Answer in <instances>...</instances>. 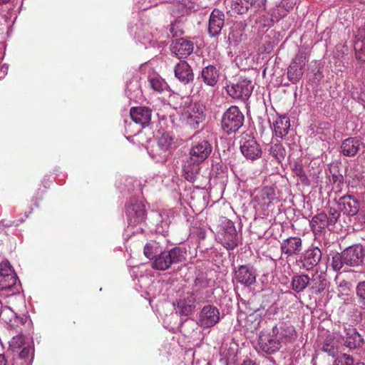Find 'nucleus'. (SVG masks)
<instances>
[{
    "mask_svg": "<svg viewBox=\"0 0 365 365\" xmlns=\"http://www.w3.org/2000/svg\"><path fill=\"white\" fill-rule=\"evenodd\" d=\"M322 257V250L318 247L312 246L301 254L296 260V264L299 269L309 272L319 264Z\"/></svg>",
    "mask_w": 365,
    "mask_h": 365,
    "instance_id": "10",
    "label": "nucleus"
},
{
    "mask_svg": "<svg viewBox=\"0 0 365 365\" xmlns=\"http://www.w3.org/2000/svg\"><path fill=\"white\" fill-rule=\"evenodd\" d=\"M339 205L344 213L350 216L357 215L361 210L359 198L354 195L349 193L339 198Z\"/></svg>",
    "mask_w": 365,
    "mask_h": 365,
    "instance_id": "21",
    "label": "nucleus"
},
{
    "mask_svg": "<svg viewBox=\"0 0 365 365\" xmlns=\"http://www.w3.org/2000/svg\"><path fill=\"white\" fill-rule=\"evenodd\" d=\"M266 0H225L227 13L230 16L242 15L249 9L254 12L264 10Z\"/></svg>",
    "mask_w": 365,
    "mask_h": 365,
    "instance_id": "4",
    "label": "nucleus"
},
{
    "mask_svg": "<svg viewBox=\"0 0 365 365\" xmlns=\"http://www.w3.org/2000/svg\"><path fill=\"white\" fill-rule=\"evenodd\" d=\"M211 280L207 278V274L205 272H199L193 282L192 287L190 289L195 291L198 295H205V292L202 289L210 286Z\"/></svg>",
    "mask_w": 365,
    "mask_h": 365,
    "instance_id": "38",
    "label": "nucleus"
},
{
    "mask_svg": "<svg viewBox=\"0 0 365 365\" xmlns=\"http://www.w3.org/2000/svg\"><path fill=\"white\" fill-rule=\"evenodd\" d=\"M200 77L207 86L213 87L219 81L220 71L215 66L208 65L202 68Z\"/></svg>",
    "mask_w": 365,
    "mask_h": 365,
    "instance_id": "29",
    "label": "nucleus"
},
{
    "mask_svg": "<svg viewBox=\"0 0 365 365\" xmlns=\"http://www.w3.org/2000/svg\"><path fill=\"white\" fill-rule=\"evenodd\" d=\"M150 87L155 91L161 93L165 91L167 87V83L160 77L154 76L149 79Z\"/></svg>",
    "mask_w": 365,
    "mask_h": 365,
    "instance_id": "48",
    "label": "nucleus"
},
{
    "mask_svg": "<svg viewBox=\"0 0 365 365\" xmlns=\"http://www.w3.org/2000/svg\"><path fill=\"white\" fill-rule=\"evenodd\" d=\"M245 117L237 106H232L223 113L221 128L227 135L236 133L244 123Z\"/></svg>",
    "mask_w": 365,
    "mask_h": 365,
    "instance_id": "8",
    "label": "nucleus"
},
{
    "mask_svg": "<svg viewBox=\"0 0 365 365\" xmlns=\"http://www.w3.org/2000/svg\"><path fill=\"white\" fill-rule=\"evenodd\" d=\"M356 294L361 307L365 308V281L359 282L356 284Z\"/></svg>",
    "mask_w": 365,
    "mask_h": 365,
    "instance_id": "50",
    "label": "nucleus"
},
{
    "mask_svg": "<svg viewBox=\"0 0 365 365\" xmlns=\"http://www.w3.org/2000/svg\"><path fill=\"white\" fill-rule=\"evenodd\" d=\"M296 4V0H282L279 5L273 11L272 20L277 21L281 18L284 17L294 8Z\"/></svg>",
    "mask_w": 365,
    "mask_h": 365,
    "instance_id": "37",
    "label": "nucleus"
},
{
    "mask_svg": "<svg viewBox=\"0 0 365 365\" xmlns=\"http://www.w3.org/2000/svg\"><path fill=\"white\" fill-rule=\"evenodd\" d=\"M0 290L6 292V295H14L19 292L20 284H18L16 274L9 276L0 275Z\"/></svg>",
    "mask_w": 365,
    "mask_h": 365,
    "instance_id": "26",
    "label": "nucleus"
},
{
    "mask_svg": "<svg viewBox=\"0 0 365 365\" xmlns=\"http://www.w3.org/2000/svg\"><path fill=\"white\" fill-rule=\"evenodd\" d=\"M173 139L169 133H163L153 140L147 148L149 155L157 163H164L173 152Z\"/></svg>",
    "mask_w": 365,
    "mask_h": 365,
    "instance_id": "3",
    "label": "nucleus"
},
{
    "mask_svg": "<svg viewBox=\"0 0 365 365\" xmlns=\"http://www.w3.org/2000/svg\"><path fill=\"white\" fill-rule=\"evenodd\" d=\"M194 43L185 38L174 39L170 43L171 53L180 59L186 58L194 51Z\"/></svg>",
    "mask_w": 365,
    "mask_h": 365,
    "instance_id": "17",
    "label": "nucleus"
},
{
    "mask_svg": "<svg viewBox=\"0 0 365 365\" xmlns=\"http://www.w3.org/2000/svg\"><path fill=\"white\" fill-rule=\"evenodd\" d=\"M269 155L278 163H282L286 157V150L277 140H272L269 145Z\"/></svg>",
    "mask_w": 365,
    "mask_h": 365,
    "instance_id": "36",
    "label": "nucleus"
},
{
    "mask_svg": "<svg viewBox=\"0 0 365 365\" xmlns=\"http://www.w3.org/2000/svg\"><path fill=\"white\" fill-rule=\"evenodd\" d=\"M212 150L211 143L205 140L194 141L189 152V158L183 166L185 178L190 182H195L200 170V164L205 161Z\"/></svg>",
    "mask_w": 365,
    "mask_h": 365,
    "instance_id": "1",
    "label": "nucleus"
},
{
    "mask_svg": "<svg viewBox=\"0 0 365 365\" xmlns=\"http://www.w3.org/2000/svg\"><path fill=\"white\" fill-rule=\"evenodd\" d=\"M354 44L355 58L361 63H365V29H359L356 35Z\"/></svg>",
    "mask_w": 365,
    "mask_h": 365,
    "instance_id": "32",
    "label": "nucleus"
},
{
    "mask_svg": "<svg viewBox=\"0 0 365 365\" xmlns=\"http://www.w3.org/2000/svg\"><path fill=\"white\" fill-rule=\"evenodd\" d=\"M182 120L191 128H197L204 120V109L197 103L189 106L182 114Z\"/></svg>",
    "mask_w": 365,
    "mask_h": 365,
    "instance_id": "16",
    "label": "nucleus"
},
{
    "mask_svg": "<svg viewBox=\"0 0 365 365\" xmlns=\"http://www.w3.org/2000/svg\"><path fill=\"white\" fill-rule=\"evenodd\" d=\"M345 265L349 267H359L362 264L365 256L364 247L360 244L353 245L342 251Z\"/></svg>",
    "mask_w": 365,
    "mask_h": 365,
    "instance_id": "14",
    "label": "nucleus"
},
{
    "mask_svg": "<svg viewBox=\"0 0 365 365\" xmlns=\"http://www.w3.org/2000/svg\"><path fill=\"white\" fill-rule=\"evenodd\" d=\"M135 6L140 10H147L158 4L163 3L165 0H133Z\"/></svg>",
    "mask_w": 365,
    "mask_h": 365,
    "instance_id": "49",
    "label": "nucleus"
},
{
    "mask_svg": "<svg viewBox=\"0 0 365 365\" xmlns=\"http://www.w3.org/2000/svg\"><path fill=\"white\" fill-rule=\"evenodd\" d=\"M163 2H172L173 4H177L178 10H180L182 13L181 16H177V19H175L170 25V32L173 33L175 27H178L177 25L178 23L182 21L184 15L189 11L192 10L194 8V5L190 0H165Z\"/></svg>",
    "mask_w": 365,
    "mask_h": 365,
    "instance_id": "31",
    "label": "nucleus"
},
{
    "mask_svg": "<svg viewBox=\"0 0 365 365\" xmlns=\"http://www.w3.org/2000/svg\"><path fill=\"white\" fill-rule=\"evenodd\" d=\"M125 93L130 100H137L142 96L141 86L138 76H133L127 80Z\"/></svg>",
    "mask_w": 365,
    "mask_h": 365,
    "instance_id": "30",
    "label": "nucleus"
},
{
    "mask_svg": "<svg viewBox=\"0 0 365 365\" xmlns=\"http://www.w3.org/2000/svg\"><path fill=\"white\" fill-rule=\"evenodd\" d=\"M258 344L262 351L269 354L275 353L282 346L272 331L271 332L261 331Z\"/></svg>",
    "mask_w": 365,
    "mask_h": 365,
    "instance_id": "18",
    "label": "nucleus"
},
{
    "mask_svg": "<svg viewBox=\"0 0 365 365\" xmlns=\"http://www.w3.org/2000/svg\"><path fill=\"white\" fill-rule=\"evenodd\" d=\"M0 365H6L5 356L3 354H0Z\"/></svg>",
    "mask_w": 365,
    "mask_h": 365,
    "instance_id": "56",
    "label": "nucleus"
},
{
    "mask_svg": "<svg viewBox=\"0 0 365 365\" xmlns=\"http://www.w3.org/2000/svg\"><path fill=\"white\" fill-rule=\"evenodd\" d=\"M126 215L128 227H134L141 225L146 216L145 205L138 200H132L126 205Z\"/></svg>",
    "mask_w": 365,
    "mask_h": 365,
    "instance_id": "12",
    "label": "nucleus"
},
{
    "mask_svg": "<svg viewBox=\"0 0 365 365\" xmlns=\"http://www.w3.org/2000/svg\"><path fill=\"white\" fill-rule=\"evenodd\" d=\"M253 88L252 82L246 78H240L226 86L227 93L232 98L242 101H247L250 97Z\"/></svg>",
    "mask_w": 365,
    "mask_h": 365,
    "instance_id": "9",
    "label": "nucleus"
},
{
    "mask_svg": "<svg viewBox=\"0 0 365 365\" xmlns=\"http://www.w3.org/2000/svg\"><path fill=\"white\" fill-rule=\"evenodd\" d=\"M363 342V338L354 328H349L346 329L344 345L346 347L350 349H354L361 346Z\"/></svg>",
    "mask_w": 365,
    "mask_h": 365,
    "instance_id": "35",
    "label": "nucleus"
},
{
    "mask_svg": "<svg viewBox=\"0 0 365 365\" xmlns=\"http://www.w3.org/2000/svg\"><path fill=\"white\" fill-rule=\"evenodd\" d=\"M161 252V248L158 242L150 241L144 247V255L148 259H154Z\"/></svg>",
    "mask_w": 365,
    "mask_h": 365,
    "instance_id": "43",
    "label": "nucleus"
},
{
    "mask_svg": "<svg viewBox=\"0 0 365 365\" xmlns=\"http://www.w3.org/2000/svg\"><path fill=\"white\" fill-rule=\"evenodd\" d=\"M0 319L11 327H14L18 317L10 307H3L1 312Z\"/></svg>",
    "mask_w": 365,
    "mask_h": 365,
    "instance_id": "44",
    "label": "nucleus"
},
{
    "mask_svg": "<svg viewBox=\"0 0 365 365\" xmlns=\"http://www.w3.org/2000/svg\"><path fill=\"white\" fill-rule=\"evenodd\" d=\"M173 72L176 79L184 85L190 84L194 81L192 68L185 60L178 62L174 66Z\"/></svg>",
    "mask_w": 365,
    "mask_h": 365,
    "instance_id": "20",
    "label": "nucleus"
},
{
    "mask_svg": "<svg viewBox=\"0 0 365 365\" xmlns=\"http://www.w3.org/2000/svg\"><path fill=\"white\" fill-rule=\"evenodd\" d=\"M9 276L11 274H16L13 269L11 268L9 262H2L0 263V275Z\"/></svg>",
    "mask_w": 365,
    "mask_h": 365,
    "instance_id": "51",
    "label": "nucleus"
},
{
    "mask_svg": "<svg viewBox=\"0 0 365 365\" xmlns=\"http://www.w3.org/2000/svg\"><path fill=\"white\" fill-rule=\"evenodd\" d=\"M136 38L145 48L155 46L156 43L155 41L153 39V36L149 32L144 33L140 31L136 33Z\"/></svg>",
    "mask_w": 365,
    "mask_h": 365,
    "instance_id": "47",
    "label": "nucleus"
},
{
    "mask_svg": "<svg viewBox=\"0 0 365 365\" xmlns=\"http://www.w3.org/2000/svg\"><path fill=\"white\" fill-rule=\"evenodd\" d=\"M327 216L329 223L334 226L340 216V212L336 209L330 207Z\"/></svg>",
    "mask_w": 365,
    "mask_h": 365,
    "instance_id": "53",
    "label": "nucleus"
},
{
    "mask_svg": "<svg viewBox=\"0 0 365 365\" xmlns=\"http://www.w3.org/2000/svg\"><path fill=\"white\" fill-rule=\"evenodd\" d=\"M138 231L143 232V227H140L138 229H137L136 232H138ZM133 232H135V231H133Z\"/></svg>",
    "mask_w": 365,
    "mask_h": 365,
    "instance_id": "61",
    "label": "nucleus"
},
{
    "mask_svg": "<svg viewBox=\"0 0 365 365\" xmlns=\"http://www.w3.org/2000/svg\"><path fill=\"white\" fill-rule=\"evenodd\" d=\"M246 24L243 22L235 23L229 34L228 39L235 43H238L242 40L243 31Z\"/></svg>",
    "mask_w": 365,
    "mask_h": 365,
    "instance_id": "41",
    "label": "nucleus"
},
{
    "mask_svg": "<svg viewBox=\"0 0 365 365\" xmlns=\"http://www.w3.org/2000/svg\"><path fill=\"white\" fill-rule=\"evenodd\" d=\"M212 294V291L206 290L205 296L198 295L195 291L188 289L180 295L177 301L176 313L185 317L190 315L194 312L197 302L208 301Z\"/></svg>",
    "mask_w": 365,
    "mask_h": 365,
    "instance_id": "2",
    "label": "nucleus"
},
{
    "mask_svg": "<svg viewBox=\"0 0 365 365\" xmlns=\"http://www.w3.org/2000/svg\"><path fill=\"white\" fill-rule=\"evenodd\" d=\"M152 111L147 107H133L130 110L131 119L137 124L145 127L151 120Z\"/></svg>",
    "mask_w": 365,
    "mask_h": 365,
    "instance_id": "25",
    "label": "nucleus"
},
{
    "mask_svg": "<svg viewBox=\"0 0 365 365\" xmlns=\"http://www.w3.org/2000/svg\"><path fill=\"white\" fill-rule=\"evenodd\" d=\"M10 0H0V4H6Z\"/></svg>",
    "mask_w": 365,
    "mask_h": 365,
    "instance_id": "59",
    "label": "nucleus"
},
{
    "mask_svg": "<svg viewBox=\"0 0 365 365\" xmlns=\"http://www.w3.org/2000/svg\"><path fill=\"white\" fill-rule=\"evenodd\" d=\"M329 265L335 272L340 271L343 268L345 262L342 252L341 253L335 252L331 255Z\"/></svg>",
    "mask_w": 365,
    "mask_h": 365,
    "instance_id": "46",
    "label": "nucleus"
},
{
    "mask_svg": "<svg viewBox=\"0 0 365 365\" xmlns=\"http://www.w3.org/2000/svg\"><path fill=\"white\" fill-rule=\"evenodd\" d=\"M240 151L243 156L250 160H255L261 157L262 149L254 137L244 134L240 140Z\"/></svg>",
    "mask_w": 365,
    "mask_h": 365,
    "instance_id": "13",
    "label": "nucleus"
},
{
    "mask_svg": "<svg viewBox=\"0 0 365 365\" xmlns=\"http://www.w3.org/2000/svg\"><path fill=\"white\" fill-rule=\"evenodd\" d=\"M302 249V241L298 237H289L280 242V250L282 255L286 258L298 255Z\"/></svg>",
    "mask_w": 365,
    "mask_h": 365,
    "instance_id": "22",
    "label": "nucleus"
},
{
    "mask_svg": "<svg viewBox=\"0 0 365 365\" xmlns=\"http://www.w3.org/2000/svg\"><path fill=\"white\" fill-rule=\"evenodd\" d=\"M361 144V140L357 138L349 137L341 142L340 152L344 156L354 157L359 151Z\"/></svg>",
    "mask_w": 365,
    "mask_h": 365,
    "instance_id": "27",
    "label": "nucleus"
},
{
    "mask_svg": "<svg viewBox=\"0 0 365 365\" xmlns=\"http://www.w3.org/2000/svg\"><path fill=\"white\" fill-rule=\"evenodd\" d=\"M311 282L310 277L307 274H295L292 277V289L297 292H302Z\"/></svg>",
    "mask_w": 365,
    "mask_h": 365,
    "instance_id": "39",
    "label": "nucleus"
},
{
    "mask_svg": "<svg viewBox=\"0 0 365 365\" xmlns=\"http://www.w3.org/2000/svg\"><path fill=\"white\" fill-rule=\"evenodd\" d=\"M257 275L256 269L250 264L240 265L236 268L235 272L236 281L245 287L254 284Z\"/></svg>",
    "mask_w": 365,
    "mask_h": 365,
    "instance_id": "19",
    "label": "nucleus"
},
{
    "mask_svg": "<svg viewBox=\"0 0 365 365\" xmlns=\"http://www.w3.org/2000/svg\"><path fill=\"white\" fill-rule=\"evenodd\" d=\"M312 231L317 234L322 232L325 228L331 230V224L329 223L328 216L324 212H320L314 216L310 222Z\"/></svg>",
    "mask_w": 365,
    "mask_h": 365,
    "instance_id": "33",
    "label": "nucleus"
},
{
    "mask_svg": "<svg viewBox=\"0 0 365 365\" xmlns=\"http://www.w3.org/2000/svg\"><path fill=\"white\" fill-rule=\"evenodd\" d=\"M185 259L184 252L182 248L175 247L169 250L162 251L156 256L152 263L155 269L164 271L172 264L182 262Z\"/></svg>",
    "mask_w": 365,
    "mask_h": 365,
    "instance_id": "7",
    "label": "nucleus"
},
{
    "mask_svg": "<svg viewBox=\"0 0 365 365\" xmlns=\"http://www.w3.org/2000/svg\"><path fill=\"white\" fill-rule=\"evenodd\" d=\"M348 284V282L345 280H342L340 284H339V287H346Z\"/></svg>",
    "mask_w": 365,
    "mask_h": 365,
    "instance_id": "57",
    "label": "nucleus"
},
{
    "mask_svg": "<svg viewBox=\"0 0 365 365\" xmlns=\"http://www.w3.org/2000/svg\"><path fill=\"white\" fill-rule=\"evenodd\" d=\"M361 213L363 215L364 220L365 221V210H361Z\"/></svg>",
    "mask_w": 365,
    "mask_h": 365,
    "instance_id": "60",
    "label": "nucleus"
},
{
    "mask_svg": "<svg viewBox=\"0 0 365 365\" xmlns=\"http://www.w3.org/2000/svg\"><path fill=\"white\" fill-rule=\"evenodd\" d=\"M220 319V313L218 308L212 304L202 307L199 314L198 324L203 328H210L215 326Z\"/></svg>",
    "mask_w": 365,
    "mask_h": 365,
    "instance_id": "15",
    "label": "nucleus"
},
{
    "mask_svg": "<svg viewBox=\"0 0 365 365\" xmlns=\"http://www.w3.org/2000/svg\"><path fill=\"white\" fill-rule=\"evenodd\" d=\"M9 349L19 354L13 365H31L34 349L31 344L26 345L25 337L23 335L14 336L9 342Z\"/></svg>",
    "mask_w": 365,
    "mask_h": 365,
    "instance_id": "5",
    "label": "nucleus"
},
{
    "mask_svg": "<svg viewBox=\"0 0 365 365\" xmlns=\"http://www.w3.org/2000/svg\"><path fill=\"white\" fill-rule=\"evenodd\" d=\"M275 195L274 188L266 186L257 192L255 199L262 205H269L275 198Z\"/></svg>",
    "mask_w": 365,
    "mask_h": 365,
    "instance_id": "40",
    "label": "nucleus"
},
{
    "mask_svg": "<svg viewBox=\"0 0 365 365\" xmlns=\"http://www.w3.org/2000/svg\"><path fill=\"white\" fill-rule=\"evenodd\" d=\"M293 170L294 173L300 178L305 176L304 171L300 164L296 163L294 166Z\"/></svg>",
    "mask_w": 365,
    "mask_h": 365,
    "instance_id": "54",
    "label": "nucleus"
},
{
    "mask_svg": "<svg viewBox=\"0 0 365 365\" xmlns=\"http://www.w3.org/2000/svg\"><path fill=\"white\" fill-rule=\"evenodd\" d=\"M217 237L221 245L227 250H234L241 240L234 222L227 218H224L221 222Z\"/></svg>",
    "mask_w": 365,
    "mask_h": 365,
    "instance_id": "6",
    "label": "nucleus"
},
{
    "mask_svg": "<svg viewBox=\"0 0 365 365\" xmlns=\"http://www.w3.org/2000/svg\"><path fill=\"white\" fill-rule=\"evenodd\" d=\"M307 61L305 50L299 49L287 70V77L292 83H298L302 78Z\"/></svg>",
    "mask_w": 365,
    "mask_h": 365,
    "instance_id": "11",
    "label": "nucleus"
},
{
    "mask_svg": "<svg viewBox=\"0 0 365 365\" xmlns=\"http://www.w3.org/2000/svg\"><path fill=\"white\" fill-rule=\"evenodd\" d=\"M8 66L6 64H3L0 66V71L3 73V74H6L8 71Z\"/></svg>",
    "mask_w": 365,
    "mask_h": 365,
    "instance_id": "55",
    "label": "nucleus"
},
{
    "mask_svg": "<svg viewBox=\"0 0 365 365\" xmlns=\"http://www.w3.org/2000/svg\"><path fill=\"white\" fill-rule=\"evenodd\" d=\"M272 332L274 334L281 345L292 342L297 337L296 330L292 325L283 324L279 327L275 326L272 328Z\"/></svg>",
    "mask_w": 365,
    "mask_h": 365,
    "instance_id": "24",
    "label": "nucleus"
},
{
    "mask_svg": "<svg viewBox=\"0 0 365 365\" xmlns=\"http://www.w3.org/2000/svg\"><path fill=\"white\" fill-rule=\"evenodd\" d=\"M158 218L160 219V222H157L155 227L156 232L160 233L163 235H165L168 232L169 226L170 224V220L168 215L159 213Z\"/></svg>",
    "mask_w": 365,
    "mask_h": 365,
    "instance_id": "45",
    "label": "nucleus"
},
{
    "mask_svg": "<svg viewBox=\"0 0 365 365\" xmlns=\"http://www.w3.org/2000/svg\"><path fill=\"white\" fill-rule=\"evenodd\" d=\"M274 135L279 138L286 136L290 128V120L288 116L277 115L272 125Z\"/></svg>",
    "mask_w": 365,
    "mask_h": 365,
    "instance_id": "28",
    "label": "nucleus"
},
{
    "mask_svg": "<svg viewBox=\"0 0 365 365\" xmlns=\"http://www.w3.org/2000/svg\"><path fill=\"white\" fill-rule=\"evenodd\" d=\"M354 359L350 356L344 354L341 356L337 358L333 365H353Z\"/></svg>",
    "mask_w": 365,
    "mask_h": 365,
    "instance_id": "52",
    "label": "nucleus"
},
{
    "mask_svg": "<svg viewBox=\"0 0 365 365\" xmlns=\"http://www.w3.org/2000/svg\"><path fill=\"white\" fill-rule=\"evenodd\" d=\"M242 365H256L255 363H253L252 361H244V363Z\"/></svg>",
    "mask_w": 365,
    "mask_h": 365,
    "instance_id": "58",
    "label": "nucleus"
},
{
    "mask_svg": "<svg viewBox=\"0 0 365 365\" xmlns=\"http://www.w3.org/2000/svg\"><path fill=\"white\" fill-rule=\"evenodd\" d=\"M310 280V289L312 290V292L315 294H320L324 292L328 284L326 275L323 272L319 273L316 272L312 274Z\"/></svg>",
    "mask_w": 365,
    "mask_h": 365,
    "instance_id": "34",
    "label": "nucleus"
},
{
    "mask_svg": "<svg viewBox=\"0 0 365 365\" xmlns=\"http://www.w3.org/2000/svg\"><path fill=\"white\" fill-rule=\"evenodd\" d=\"M225 14L219 9H215L210 15L208 22V34L211 37L217 36L224 26Z\"/></svg>",
    "mask_w": 365,
    "mask_h": 365,
    "instance_id": "23",
    "label": "nucleus"
},
{
    "mask_svg": "<svg viewBox=\"0 0 365 365\" xmlns=\"http://www.w3.org/2000/svg\"><path fill=\"white\" fill-rule=\"evenodd\" d=\"M338 344L331 334H328L322 344V350L329 356H334L337 352Z\"/></svg>",
    "mask_w": 365,
    "mask_h": 365,
    "instance_id": "42",
    "label": "nucleus"
}]
</instances>
